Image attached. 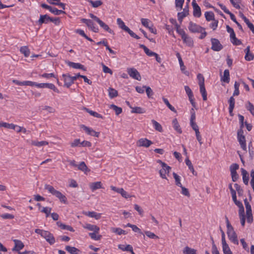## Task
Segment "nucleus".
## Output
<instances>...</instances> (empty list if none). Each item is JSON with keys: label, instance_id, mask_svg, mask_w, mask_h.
<instances>
[{"label": "nucleus", "instance_id": "obj_1", "mask_svg": "<svg viewBox=\"0 0 254 254\" xmlns=\"http://www.w3.org/2000/svg\"><path fill=\"white\" fill-rule=\"evenodd\" d=\"M45 189L53 195L58 197L62 202L64 204L67 203V199L65 196L60 191L56 190L53 186L49 185H45Z\"/></svg>", "mask_w": 254, "mask_h": 254}, {"label": "nucleus", "instance_id": "obj_2", "mask_svg": "<svg viewBox=\"0 0 254 254\" xmlns=\"http://www.w3.org/2000/svg\"><path fill=\"white\" fill-rule=\"evenodd\" d=\"M157 162L158 163H159L162 167V169L160 170L159 171V174L160 175V177L162 179H165L167 180L166 174H168L171 170V168L167 165V164H166L165 162H162L161 160H158L157 161Z\"/></svg>", "mask_w": 254, "mask_h": 254}, {"label": "nucleus", "instance_id": "obj_3", "mask_svg": "<svg viewBox=\"0 0 254 254\" xmlns=\"http://www.w3.org/2000/svg\"><path fill=\"white\" fill-rule=\"evenodd\" d=\"M244 131L243 129H239L237 132L238 140L240 144L241 147L243 150L246 151V143L245 136L243 134Z\"/></svg>", "mask_w": 254, "mask_h": 254}, {"label": "nucleus", "instance_id": "obj_4", "mask_svg": "<svg viewBox=\"0 0 254 254\" xmlns=\"http://www.w3.org/2000/svg\"><path fill=\"white\" fill-rule=\"evenodd\" d=\"M81 21L82 22L86 24L88 28L94 32H98L99 29L95 26L94 23L91 20L85 18H82L81 19Z\"/></svg>", "mask_w": 254, "mask_h": 254}, {"label": "nucleus", "instance_id": "obj_5", "mask_svg": "<svg viewBox=\"0 0 254 254\" xmlns=\"http://www.w3.org/2000/svg\"><path fill=\"white\" fill-rule=\"evenodd\" d=\"M189 30L192 33H199L204 31V28L195 23L190 21L188 27Z\"/></svg>", "mask_w": 254, "mask_h": 254}, {"label": "nucleus", "instance_id": "obj_6", "mask_svg": "<svg viewBox=\"0 0 254 254\" xmlns=\"http://www.w3.org/2000/svg\"><path fill=\"white\" fill-rule=\"evenodd\" d=\"M127 72L129 75L133 79L140 81L141 79L139 72L134 68H128Z\"/></svg>", "mask_w": 254, "mask_h": 254}, {"label": "nucleus", "instance_id": "obj_7", "mask_svg": "<svg viewBox=\"0 0 254 254\" xmlns=\"http://www.w3.org/2000/svg\"><path fill=\"white\" fill-rule=\"evenodd\" d=\"M152 144L153 142L151 140L146 138H140L136 142V146L137 147H144L147 148Z\"/></svg>", "mask_w": 254, "mask_h": 254}, {"label": "nucleus", "instance_id": "obj_8", "mask_svg": "<svg viewBox=\"0 0 254 254\" xmlns=\"http://www.w3.org/2000/svg\"><path fill=\"white\" fill-rule=\"evenodd\" d=\"M211 42L212 44L211 49L214 51L218 52L223 49V46L218 39L211 38Z\"/></svg>", "mask_w": 254, "mask_h": 254}, {"label": "nucleus", "instance_id": "obj_9", "mask_svg": "<svg viewBox=\"0 0 254 254\" xmlns=\"http://www.w3.org/2000/svg\"><path fill=\"white\" fill-rule=\"evenodd\" d=\"M62 77L64 81V86L69 88L74 83L71 76L69 74H63Z\"/></svg>", "mask_w": 254, "mask_h": 254}, {"label": "nucleus", "instance_id": "obj_10", "mask_svg": "<svg viewBox=\"0 0 254 254\" xmlns=\"http://www.w3.org/2000/svg\"><path fill=\"white\" fill-rule=\"evenodd\" d=\"M193 7V15L195 17H199L201 16V9L199 6L196 3L195 0H193L192 2Z\"/></svg>", "mask_w": 254, "mask_h": 254}, {"label": "nucleus", "instance_id": "obj_11", "mask_svg": "<svg viewBox=\"0 0 254 254\" xmlns=\"http://www.w3.org/2000/svg\"><path fill=\"white\" fill-rule=\"evenodd\" d=\"M42 237L46 240L51 245L55 243V239L53 235L50 232L46 231Z\"/></svg>", "mask_w": 254, "mask_h": 254}, {"label": "nucleus", "instance_id": "obj_12", "mask_svg": "<svg viewBox=\"0 0 254 254\" xmlns=\"http://www.w3.org/2000/svg\"><path fill=\"white\" fill-rule=\"evenodd\" d=\"M37 87L38 88H48L53 90L55 92L57 93H59V90H58V89L53 83H37Z\"/></svg>", "mask_w": 254, "mask_h": 254}, {"label": "nucleus", "instance_id": "obj_13", "mask_svg": "<svg viewBox=\"0 0 254 254\" xmlns=\"http://www.w3.org/2000/svg\"><path fill=\"white\" fill-rule=\"evenodd\" d=\"M81 127L83 128L84 131L89 135L91 136H95L98 137L99 136L100 133L99 132H97L94 130L92 128L87 127L85 125H82L81 126Z\"/></svg>", "mask_w": 254, "mask_h": 254}, {"label": "nucleus", "instance_id": "obj_14", "mask_svg": "<svg viewBox=\"0 0 254 254\" xmlns=\"http://www.w3.org/2000/svg\"><path fill=\"white\" fill-rule=\"evenodd\" d=\"M51 20V17L47 14L40 15L39 19L37 21L39 25H42L43 24H47Z\"/></svg>", "mask_w": 254, "mask_h": 254}, {"label": "nucleus", "instance_id": "obj_15", "mask_svg": "<svg viewBox=\"0 0 254 254\" xmlns=\"http://www.w3.org/2000/svg\"><path fill=\"white\" fill-rule=\"evenodd\" d=\"M229 240L234 244L238 245L239 242L237 239V235L236 232L234 231L227 232Z\"/></svg>", "mask_w": 254, "mask_h": 254}, {"label": "nucleus", "instance_id": "obj_16", "mask_svg": "<svg viewBox=\"0 0 254 254\" xmlns=\"http://www.w3.org/2000/svg\"><path fill=\"white\" fill-rule=\"evenodd\" d=\"M66 63L68 64V65H69L70 67H72L73 68L81 69L84 71H85L86 70L85 66L79 63H75L69 61L66 62Z\"/></svg>", "mask_w": 254, "mask_h": 254}, {"label": "nucleus", "instance_id": "obj_17", "mask_svg": "<svg viewBox=\"0 0 254 254\" xmlns=\"http://www.w3.org/2000/svg\"><path fill=\"white\" fill-rule=\"evenodd\" d=\"M15 246L13 248L12 251H19V250L22 249L24 247L23 243L20 240H13Z\"/></svg>", "mask_w": 254, "mask_h": 254}, {"label": "nucleus", "instance_id": "obj_18", "mask_svg": "<svg viewBox=\"0 0 254 254\" xmlns=\"http://www.w3.org/2000/svg\"><path fill=\"white\" fill-rule=\"evenodd\" d=\"M83 228L89 231H92L95 232H99L100 230L99 227L97 226L90 224H85L83 226Z\"/></svg>", "mask_w": 254, "mask_h": 254}, {"label": "nucleus", "instance_id": "obj_19", "mask_svg": "<svg viewBox=\"0 0 254 254\" xmlns=\"http://www.w3.org/2000/svg\"><path fill=\"white\" fill-rule=\"evenodd\" d=\"M242 175L244 183L248 185L249 181V175L248 172L243 168H241Z\"/></svg>", "mask_w": 254, "mask_h": 254}, {"label": "nucleus", "instance_id": "obj_20", "mask_svg": "<svg viewBox=\"0 0 254 254\" xmlns=\"http://www.w3.org/2000/svg\"><path fill=\"white\" fill-rule=\"evenodd\" d=\"M57 225L61 229L63 230H67L70 232H74V230L73 229L72 227L69 225H66L62 223L60 221H58L57 222Z\"/></svg>", "mask_w": 254, "mask_h": 254}, {"label": "nucleus", "instance_id": "obj_21", "mask_svg": "<svg viewBox=\"0 0 254 254\" xmlns=\"http://www.w3.org/2000/svg\"><path fill=\"white\" fill-rule=\"evenodd\" d=\"M98 23L99 24L100 27H101L103 29H104L105 31L108 32L109 33L112 34L113 35L115 34L114 31L111 29L108 25H107L106 23L103 22L101 20H100Z\"/></svg>", "mask_w": 254, "mask_h": 254}, {"label": "nucleus", "instance_id": "obj_22", "mask_svg": "<svg viewBox=\"0 0 254 254\" xmlns=\"http://www.w3.org/2000/svg\"><path fill=\"white\" fill-rule=\"evenodd\" d=\"M183 42L186 43L188 46L192 47L193 44V42L192 38L189 37L187 34L182 37Z\"/></svg>", "mask_w": 254, "mask_h": 254}, {"label": "nucleus", "instance_id": "obj_23", "mask_svg": "<svg viewBox=\"0 0 254 254\" xmlns=\"http://www.w3.org/2000/svg\"><path fill=\"white\" fill-rule=\"evenodd\" d=\"M139 47L143 49L145 53L149 57H154L156 54V53L150 51L147 47L143 44H140Z\"/></svg>", "mask_w": 254, "mask_h": 254}, {"label": "nucleus", "instance_id": "obj_24", "mask_svg": "<svg viewBox=\"0 0 254 254\" xmlns=\"http://www.w3.org/2000/svg\"><path fill=\"white\" fill-rule=\"evenodd\" d=\"M102 184L101 182H96L90 183L89 187L92 191H94L97 189L102 188Z\"/></svg>", "mask_w": 254, "mask_h": 254}, {"label": "nucleus", "instance_id": "obj_25", "mask_svg": "<svg viewBox=\"0 0 254 254\" xmlns=\"http://www.w3.org/2000/svg\"><path fill=\"white\" fill-rule=\"evenodd\" d=\"M84 214L91 218H95L96 220H98L101 218V214L97 213L94 211L85 212Z\"/></svg>", "mask_w": 254, "mask_h": 254}, {"label": "nucleus", "instance_id": "obj_26", "mask_svg": "<svg viewBox=\"0 0 254 254\" xmlns=\"http://www.w3.org/2000/svg\"><path fill=\"white\" fill-rule=\"evenodd\" d=\"M221 80L227 83L230 82V72L228 69L224 70L223 76L221 77Z\"/></svg>", "mask_w": 254, "mask_h": 254}, {"label": "nucleus", "instance_id": "obj_27", "mask_svg": "<svg viewBox=\"0 0 254 254\" xmlns=\"http://www.w3.org/2000/svg\"><path fill=\"white\" fill-rule=\"evenodd\" d=\"M117 22L119 27L125 31L127 32L129 29V28L125 25L124 22L121 18H118L117 20Z\"/></svg>", "mask_w": 254, "mask_h": 254}, {"label": "nucleus", "instance_id": "obj_28", "mask_svg": "<svg viewBox=\"0 0 254 254\" xmlns=\"http://www.w3.org/2000/svg\"><path fill=\"white\" fill-rule=\"evenodd\" d=\"M185 162L186 165L188 166L189 169L190 170V171L192 172L193 175L196 176L197 173L194 171L193 167L192 165V163L191 161L189 159V157H187V158L185 160Z\"/></svg>", "mask_w": 254, "mask_h": 254}, {"label": "nucleus", "instance_id": "obj_29", "mask_svg": "<svg viewBox=\"0 0 254 254\" xmlns=\"http://www.w3.org/2000/svg\"><path fill=\"white\" fill-rule=\"evenodd\" d=\"M65 250L70 254H78V252H79V250L75 247L69 246H66L65 248Z\"/></svg>", "mask_w": 254, "mask_h": 254}, {"label": "nucleus", "instance_id": "obj_30", "mask_svg": "<svg viewBox=\"0 0 254 254\" xmlns=\"http://www.w3.org/2000/svg\"><path fill=\"white\" fill-rule=\"evenodd\" d=\"M223 252L224 254H233L226 242H222Z\"/></svg>", "mask_w": 254, "mask_h": 254}, {"label": "nucleus", "instance_id": "obj_31", "mask_svg": "<svg viewBox=\"0 0 254 254\" xmlns=\"http://www.w3.org/2000/svg\"><path fill=\"white\" fill-rule=\"evenodd\" d=\"M200 92L202 95L203 100H207V93L205 90L204 84H199Z\"/></svg>", "mask_w": 254, "mask_h": 254}, {"label": "nucleus", "instance_id": "obj_32", "mask_svg": "<svg viewBox=\"0 0 254 254\" xmlns=\"http://www.w3.org/2000/svg\"><path fill=\"white\" fill-rule=\"evenodd\" d=\"M77 167L79 170L84 172L85 173L90 171V170L88 169L84 162H80V164L77 165Z\"/></svg>", "mask_w": 254, "mask_h": 254}, {"label": "nucleus", "instance_id": "obj_33", "mask_svg": "<svg viewBox=\"0 0 254 254\" xmlns=\"http://www.w3.org/2000/svg\"><path fill=\"white\" fill-rule=\"evenodd\" d=\"M108 92L109 96L110 98H114L118 95V91L112 87H110L108 89Z\"/></svg>", "mask_w": 254, "mask_h": 254}, {"label": "nucleus", "instance_id": "obj_34", "mask_svg": "<svg viewBox=\"0 0 254 254\" xmlns=\"http://www.w3.org/2000/svg\"><path fill=\"white\" fill-rule=\"evenodd\" d=\"M172 124L174 129L179 133L182 132L181 128L177 121V119H174L172 121Z\"/></svg>", "mask_w": 254, "mask_h": 254}, {"label": "nucleus", "instance_id": "obj_35", "mask_svg": "<svg viewBox=\"0 0 254 254\" xmlns=\"http://www.w3.org/2000/svg\"><path fill=\"white\" fill-rule=\"evenodd\" d=\"M151 122H152L155 130H156L157 131H158L159 132H161L163 131L162 127L161 125L159 123H158L154 120H152L151 121Z\"/></svg>", "mask_w": 254, "mask_h": 254}, {"label": "nucleus", "instance_id": "obj_36", "mask_svg": "<svg viewBox=\"0 0 254 254\" xmlns=\"http://www.w3.org/2000/svg\"><path fill=\"white\" fill-rule=\"evenodd\" d=\"M4 127L7 128H11V129H15L16 126L12 124H8V123H4V122H0V127Z\"/></svg>", "mask_w": 254, "mask_h": 254}, {"label": "nucleus", "instance_id": "obj_37", "mask_svg": "<svg viewBox=\"0 0 254 254\" xmlns=\"http://www.w3.org/2000/svg\"><path fill=\"white\" fill-rule=\"evenodd\" d=\"M205 17L206 18V20L207 21H209L211 20H214V14L212 11H206L205 12Z\"/></svg>", "mask_w": 254, "mask_h": 254}, {"label": "nucleus", "instance_id": "obj_38", "mask_svg": "<svg viewBox=\"0 0 254 254\" xmlns=\"http://www.w3.org/2000/svg\"><path fill=\"white\" fill-rule=\"evenodd\" d=\"M130 108L132 109L131 112L133 113H137V114H142L145 112V110L139 107H131L130 106Z\"/></svg>", "mask_w": 254, "mask_h": 254}, {"label": "nucleus", "instance_id": "obj_39", "mask_svg": "<svg viewBox=\"0 0 254 254\" xmlns=\"http://www.w3.org/2000/svg\"><path fill=\"white\" fill-rule=\"evenodd\" d=\"M20 51L21 53L24 54L25 57H28L30 55V50L26 46H23L21 47Z\"/></svg>", "mask_w": 254, "mask_h": 254}, {"label": "nucleus", "instance_id": "obj_40", "mask_svg": "<svg viewBox=\"0 0 254 254\" xmlns=\"http://www.w3.org/2000/svg\"><path fill=\"white\" fill-rule=\"evenodd\" d=\"M32 145L37 146L41 147L44 145H47L49 144L48 142L46 141H32L31 142Z\"/></svg>", "mask_w": 254, "mask_h": 254}, {"label": "nucleus", "instance_id": "obj_41", "mask_svg": "<svg viewBox=\"0 0 254 254\" xmlns=\"http://www.w3.org/2000/svg\"><path fill=\"white\" fill-rule=\"evenodd\" d=\"M183 253L184 254H196V251L187 246L185 248Z\"/></svg>", "mask_w": 254, "mask_h": 254}, {"label": "nucleus", "instance_id": "obj_42", "mask_svg": "<svg viewBox=\"0 0 254 254\" xmlns=\"http://www.w3.org/2000/svg\"><path fill=\"white\" fill-rule=\"evenodd\" d=\"M110 108L114 110L116 112V115L117 116L122 112V109L121 107H119L114 104L110 105Z\"/></svg>", "mask_w": 254, "mask_h": 254}, {"label": "nucleus", "instance_id": "obj_43", "mask_svg": "<svg viewBox=\"0 0 254 254\" xmlns=\"http://www.w3.org/2000/svg\"><path fill=\"white\" fill-rule=\"evenodd\" d=\"M88 1L91 3V4L92 5V7H94V8H96V7H99V6L101 5L102 4H103V2L101 0H96V1H93V0H88Z\"/></svg>", "mask_w": 254, "mask_h": 254}, {"label": "nucleus", "instance_id": "obj_44", "mask_svg": "<svg viewBox=\"0 0 254 254\" xmlns=\"http://www.w3.org/2000/svg\"><path fill=\"white\" fill-rule=\"evenodd\" d=\"M118 248L123 251H131L132 247L130 245H127L126 246L123 245H119Z\"/></svg>", "mask_w": 254, "mask_h": 254}, {"label": "nucleus", "instance_id": "obj_45", "mask_svg": "<svg viewBox=\"0 0 254 254\" xmlns=\"http://www.w3.org/2000/svg\"><path fill=\"white\" fill-rule=\"evenodd\" d=\"M143 87H144L146 90V93L148 98H153V95L154 93L151 88L150 87L146 86H143Z\"/></svg>", "mask_w": 254, "mask_h": 254}, {"label": "nucleus", "instance_id": "obj_46", "mask_svg": "<svg viewBox=\"0 0 254 254\" xmlns=\"http://www.w3.org/2000/svg\"><path fill=\"white\" fill-rule=\"evenodd\" d=\"M111 231L112 232L117 233L119 235H121L122 234L125 235L127 234L125 230H123L119 228H112Z\"/></svg>", "mask_w": 254, "mask_h": 254}, {"label": "nucleus", "instance_id": "obj_47", "mask_svg": "<svg viewBox=\"0 0 254 254\" xmlns=\"http://www.w3.org/2000/svg\"><path fill=\"white\" fill-rule=\"evenodd\" d=\"M50 11L56 15H59L61 14L65 13V12L62 10H59L56 7H51Z\"/></svg>", "mask_w": 254, "mask_h": 254}, {"label": "nucleus", "instance_id": "obj_48", "mask_svg": "<svg viewBox=\"0 0 254 254\" xmlns=\"http://www.w3.org/2000/svg\"><path fill=\"white\" fill-rule=\"evenodd\" d=\"M163 100L164 102V103L166 105V106L169 108V109L172 111V112L174 113H176L177 111L176 110L175 108L172 106L169 103V101L167 99L163 97Z\"/></svg>", "mask_w": 254, "mask_h": 254}, {"label": "nucleus", "instance_id": "obj_49", "mask_svg": "<svg viewBox=\"0 0 254 254\" xmlns=\"http://www.w3.org/2000/svg\"><path fill=\"white\" fill-rule=\"evenodd\" d=\"M194 120L195 119H193V117H192V119H190V125L192 128L196 132L199 130V127L194 122Z\"/></svg>", "mask_w": 254, "mask_h": 254}, {"label": "nucleus", "instance_id": "obj_50", "mask_svg": "<svg viewBox=\"0 0 254 254\" xmlns=\"http://www.w3.org/2000/svg\"><path fill=\"white\" fill-rule=\"evenodd\" d=\"M52 208L49 207H43L40 210V211L42 213L46 214V216L47 217L49 216L51 213Z\"/></svg>", "mask_w": 254, "mask_h": 254}, {"label": "nucleus", "instance_id": "obj_51", "mask_svg": "<svg viewBox=\"0 0 254 254\" xmlns=\"http://www.w3.org/2000/svg\"><path fill=\"white\" fill-rule=\"evenodd\" d=\"M173 177L175 180L176 185L178 187H182V185L181 183L180 177L175 173H173Z\"/></svg>", "mask_w": 254, "mask_h": 254}, {"label": "nucleus", "instance_id": "obj_52", "mask_svg": "<svg viewBox=\"0 0 254 254\" xmlns=\"http://www.w3.org/2000/svg\"><path fill=\"white\" fill-rule=\"evenodd\" d=\"M226 29L227 32L230 33V39H232V38H234L235 36H236L235 33L234 32V31L233 28L230 27L229 25H226Z\"/></svg>", "mask_w": 254, "mask_h": 254}, {"label": "nucleus", "instance_id": "obj_53", "mask_svg": "<svg viewBox=\"0 0 254 254\" xmlns=\"http://www.w3.org/2000/svg\"><path fill=\"white\" fill-rule=\"evenodd\" d=\"M234 186L235 187L236 190L237 191L238 195L239 196H242L243 194L244 190L241 188V187L238 184H235Z\"/></svg>", "mask_w": 254, "mask_h": 254}, {"label": "nucleus", "instance_id": "obj_54", "mask_svg": "<svg viewBox=\"0 0 254 254\" xmlns=\"http://www.w3.org/2000/svg\"><path fill=\"white\" fill-rule=\"evenodd\" d=\"M185 90L187 94L189 97V99H190L191 98H193V95L191 89L189 87V86L186 85L185 86Z\"/></svg>", "mask_w": 254, "mask_h": 254}, {"label": "nucleus", "instance_id": "obj_55", "mask_svg": "<svg viewBox=\"0 0 254 254\" xmlns=\"http://www.w3.org/2000/svg\"><path fill=\"white\" fill-rule=\"evenodd\" d=\"M98 232H93V233H89V235L91 237L92 239L95 240H100L102 237L101 235H98L96 236V234L98 233Z\"/></svg>", "mask_w": 254, "mask_h": 254}, {"label": "nucleus", "instance_id": "obj_56", "mask_svg": "<svg viewBox=\"0 0 254 254\" xmlns=\"http://www.w3.org/2000/svg\"><path fill=\"white\" fill-rule=\"evenodd\" d=\"M145 235L148 237L149 238L151 239H158L159 237L158 236L156 235L154 233H152L150 231H145Z\"/></svg>", "mask_w": 254, "mask_h": 254}, {"label": "nucleus", "instance_id": "obj_57", "mask_svg": "<svg viewBox=\"0 0 254 254\" xmlns=\"http://www.w3.org/2000/svg\"><path fill=\"white\" fill-rule=\"evenodd\" d=\"M233 6L237 9H240V0H230Z\"/></svg>", "mask_w": 254, "mask_h": 254}, {"label": "nucleus", "instance_id": "obj_58", "mask_svg": "<svg viewBox=\"0 0 254 254\" xmlns=\"http://www.w3.org/2000/svg\"><path fill=\"white\" fill-rule=\"evenodd\" d=\"M184 0H175V5L177 8H179L181 10L182 9Z\"/></svg>", "mask_w": 254, "mask_h": 254}, {"label": "nucleus", "instance_id": "obj_59", "mask_svg": "<svg viewBox=\"0 0 254 254\" xmlns=\"http://www.w3.org/2000/svg\"><path fill=\"white\" fill-rule=\"evenodd\" d=\"M239 168V166L238 164L236 163H234L232 164L230 167V170L231 173L237 172L236 170H238Z\"/></svg>", "mask_w": 254, "mask_h": 254}, {"label": "nucleus", "instance_id": "obj_60", "mask_svg": "<svg viewBox=\"0 0 254 254\" xmlns=\"http://www.w3.org/2000/svg\"><path fill=\"white\" fill-rule=\"evenodd\" d=\"M101 65L103 67V71L104 72L108 73L111 75L113 74L112 70L110 68H109L108 67L106 66L103 63H101Z\"/></svg>", "mask_w": 254, "mask_h": 254}, {"label": "nucleus", "instance_id": "obj_61", "mask_svg": "<svg viewBox=\"0 0 254 254\" xmlns=\"http://www.w3.org/2000/svg\"><path fill=\"white\" fill-rule=\"evenodd\" d=\"M228 102H229V108H231V109L232 108H234L235 107V99L234 98L233 96H231L229 101H228Z\"/></svg>", "mask_w": 254, "mask_h": 254}, {"label": "nucleus", "instance_id": "obj_62", "mask_svg": "<svg viewBox=\"0 0 254 254\" xmlns=\"http://www.w3.org/2000/svg\"><path fill=\"white\" fill-rule=\"evenodd\" d=\"M182 189V193L187 196L189 197L190 196V192L188 189L182 186V187H180Z\"/></svg>", "mask_w": 254, "mask_h": 254}, {"label": "nucleus", "instance_id": "obj_63", "mask_svg": "<svg viewBox=\"0 0 254 254\" xmlns=\"http://www.w3.org/2000/svg\"><path fill=\"white\" fill-rule=\"evenodd\" d=\"M231 41L234 45L237 46L242 44V42L241 41V40L237 39L236 36H235L234 38L231 39Z\"/></svg>", "mask_w": 254, "mask_h": 254}, {"label": "nucleus", "instance_id": "obj_64", "mask_svg": "<svg viewBox=\"0 0 254 254\" xmlns=\"http://www.w3.org/2000/svg\"><path fill=\"white\" fill-rule=\"evenodd\" d=\"M251 180L250 182L251 185L254 191V170H252L251 172Z\"/></svg>", "mask_w": 254, "mask_h": 254}]
</instances>
